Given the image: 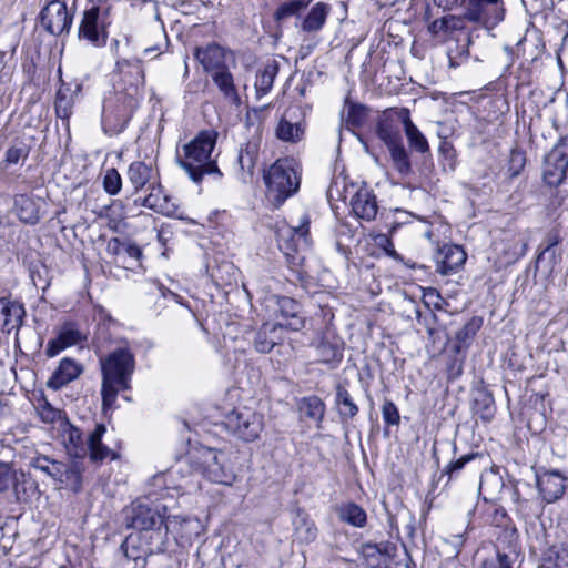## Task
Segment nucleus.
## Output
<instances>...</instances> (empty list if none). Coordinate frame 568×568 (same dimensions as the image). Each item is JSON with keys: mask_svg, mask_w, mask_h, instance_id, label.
<instances>
[{"mask_svg": "<svg viewBox=\"0 0 568 568\" xmlns=\"http://www.w3.org/2000/svg\"><path fill=\"white\" fill-rule=\"evenodd\" d=\"M195 471L213 483L225 486H232L236 480V474L226 453L210 447H197L166 471L153 476L150 484L156 490L175 489L184 493L190 489L189 477Z\"/></svg>", "mask_w": 568, "mask_h": 568, "instance_id": "nucleus-1", "label": "nucleus"}, {"mask_svg": "<svg viewBox=\"0 0 568 568\" xmlns=\"http://www.w3.org/2000/svg\"><path fill=\"white\" fill-rule=\"evenodd\" d=\"M123 523L138 531L130 534L121 545L126 558L144 562L148 556L164 551L168 525L158 509L133 501L123 510Z\"/></svg>", "mask_w": 568, "mask_h": 568, "instance_id": "nucleus-2", "label": "nucleus"}, {"mask_svg": "<svg viewBox=\"0 0 568 568\" xmlns=\"http://www.w3.org/2000/svg\"><path fill=\"white\" fill-rule=\"evenodd\" d=\"M116 67L120 72H124V68L131 67L134 83H131L125 90L110 91L103 99L101 124L103 131L109 135L119 134L125 129L142 99L140 85L144 82L140 61L131 63L129 60L122 59L116 62Z\"/></svg>", "mask_w": 568, "mask_h": 568, "instance_id": "nucleus-3", "label": "nucleus"}, {"mask_svg": "<svg viewBox=\"0 0 568 568\" xmlns=\"http://www.w3.org/2000/svg\"><path fill=\"white\" fill-rule=\"evenodd\" d=\"M100 362L102 373L101 396L105 409L112 407L120 390L130 388L135 359L131 349L128 346H122L112 351Z\"/></svg>", "mask_w": 568, "mask_h": 568, "instance_id": "nucleus-4", "label": "nucleus"}, {"mask_svg": "<svg viewBox=\"0 0 568 568\" xmlns=\"http://www.w3.org/2000/svg\"><path fill=\"white\" fill-rule=\"evenodd\" d=\"M216 138L214 131H202L184 144L183 155L178 154L181 168L195 183H200L204 175L221 174L215 160L212 159Z\"/></svg>", "mask_w": 568, "mask_h": 568, "instance_id": "nucleus-5", "label": "nucleus"}, {"mask_svg": "<svg viewBox=\"0 0 568 568\" xmlns=\"http://www.w3.org/2000/svg\"><path fill=\"white\" fill-rule=\"evenodd\" d=\"M266 196L276 206L294 195L301 184V168L293 158L275 161L264 173Z\"/></svg>", "mask_w": 568, "mask_h": 568, "instance_id": "nucleus-6", "label": "nucleus"}, {"mask_svg": "<svg viewBox=\"0 0 568 568\" xmlns=\"http://www.w3.org/2000/svg\"><path fill=\"white\" fill-rule=\"evenodd\" d=\"M106 428L103 424H98L88 438L84 439L82 432L70 424L68 420H61V439L67 453L74 458H83L90 455L92 462H102L108 458L112 452L102 444V437Z\"/></svg>", "mask_w": 568, "mask_h": 568, "instance_id": "nucleus-7", "label": "nucleus"}, {"mask_svg": "<svg viewBox=\"0 0 568 568\" xmlns=\"http://www.w3.org/2000/svg\"><path fill=\"white\" fill-rule=\"evenodd\" d=\"M112 6L106 0H90L81 13L78 39L93 48L106 44Z\"/></svg>", "mask_w": 568, "mask_h": 568, "instance_id": "nucleus-8", "label": "nucleus"}, {"mask_svg": "<svg viewBox=\"0 0 568 568\" xmlns=\"http://www.w3.org/2000/svg\"><path fill=\"white\" fill-rule=\"evenodd\" d=\"M225 428L239 439L252 443L260 438L264 429V416L248 406L230 410L223 420Z\"/></svg>", "mask_w": 568, "mask_h": 568, "instance_id": "nucleus-9", "label": "nucleus"}, {"mask_svg": "<svg viewBox=\"0 0 568 568\" xmlns=\"http://www.w3.org/2000/svg\"><path fill=\"white\" fill-rule=\"evenodd\" d=\"M468 22L493 29L504 20L505 8L503 0H459Z\"/></svg>", "mask_w": 568, "mask_h": 568, "instance_id": "nucleus-10", "label": "nucleus"}, {"mask_svg": "<svg viewBox=\"0 0 568 568\" xmlns=\"http://www.w3.org/2000/svg\"><path fill=\"white\" fill-rule=\"evenodd\" d=\"M278 247L286 256L306 250L311 245L310 219L304 215L297 226L283 224L276 232Z\"/></svg>", "mask_w": 568, "mask_h": 568, "instance_id": "nucleus-11", "label": "nucleus"}, {"mask_svg": "<svg viewBox=\"0 0 568 568\" xmlns=\"http://www.w3.org/2000/svg\"><path fill=\"white\" fill-rule=\"evenodd\" d=\"M542 175L550 186H558L568 178V138L562 139L547 154Z\"/></svg>", "mask_w": 568, "mask_h": 568, "instance_id": "nucleus-12", "label": "nucleus"}, {"mask_svg": "<svg viewBox=\"0 0 568 568\" xmlns=\"http://www.w3.org/2000/svg\"><path fill=\"white\" fill-rule=\"evenodd\" d=\"M40 24L50 34L60 36L69 33L73 16L68 12L63 0L49 1L40 12Z\"/></svg>", "mask_w": 568, "mask_h": 568, "instance_id": "nucleus-13", "label": "nucleus"}, {"mask_svg": "<svg viewBox=\"0 0 568 568\" xmlns=\"http://www.w3.org/2000/svg\"><path fill=\"white\" fill-rule=\"evenodd\" d=\"M87 338L85 334L72 322L64 323L57 332V337L48 342L45 355L54 357L68 347L80 344Z\"/></svg>", "mask_w": 568, "mask_h": 568, "instance_id": "nucleus-14", "label": "nucleus"}, {"mask_svg": "<svg viewBox=\"0 0 568 568\" xmlns=\"http://www.w3.org/2000/svg\"><path fill=\"white\" fill-rule=\"evenodd\" d=\"M276 313L280 324L284 329L300 331L304 327L305 321L302 316L300 304L287 296L276 297Z\"/></svg>", "mask_w": 568, "mask_h": 568, "instance_id": "nucleus-15", "label": "nucleus"}, {"mask_svg": "<svg viewBox=\"0 0 568 568\" xmlns=\"http://www.w3.org/2000/svg\"><path fill=\"white\" fill-rule=\"evenodd\" d=\"M467 254L460 245L445 244L436 254V272L442 275L456 273L466 262Z\"/></svg>", "mask_w": 568, "mask_h": 568, "instance_id": "nucleus-16", "label": "nucleus"}, {"mask_svg": "<svg viewBox=\"0 0 568 568\" xmlns=\"http://www.w3.org/2000/svg\"><path fill=\"white\" fill-rule=\"evenodd\" d=\"M399 123H402L399 110H386L379 116L376 134L387 148L403 142Z\"/></svg>", "mask_w": 568, "mask_h": 568, "instance_id": "nucleus-17", "label": "nucleus"}, {"mask_svg": "<svg viewBox=\"0 0 568 568\" xmlns=\"http://www.w3.org/2000/svg\"><path fill=\"white\" fill-rule=\"evenodd\" d=\"M536 485L542 500L548 504L560 499L565 493V477L558 470L536 474Z\"/></svg>", "mask_w": 568, "mask_h": 568, "instance_id": "nucleus-18", "label": "nucleus"}, {"mask_svg": "<svg viewBox=\"0 0 568 568\" xmlns=\"http://www.w3.org/2000/svg\"><path fill=\"white\" fill-rule=\"evenodd\" d=\"M351 206L354 214L365 221H373L378 211L376 196L367 186H362L355 192L351 199Z\"/></svg>", "mask_w": 568, "mask_h": 568, "instance_id": "nucleus-19", "label": "nucleus"}, {"mask_svg": "<svg viewBox=\"0 0 568 568\" xmlns=\"http://www.w3.org/2000/svg\"><path fill=\"white\" fill-rule=\"evenodd\" d=\"M82 372L83 367L80 363L70 357H63L60 361L59 366L48 379L47 386L51 389L58 390L77 379Z\"/></svg>", "mask_w": 568, "mask_h": 568, "instance_id": "nucleus-20", "label": "nucleus"}, {"mask_svg": "<svg viewBox=\"0 0 568 568\" xmlns=\"http://www.w3.org/2000/svg\"><path fill=\"white\" fill-rule=\"evenodd\" d=\"M227 52L217 44H210L204 49H196L195 57L203 65L204 70L212 74L220 70H226V60L231 57Z\"/></svg>", "mask_w": 568, "mask_h": 568, "instance_id": "nucleus-21", "label": "nucleus"}, {"mask_svg": "<svg viewBox=\"0 0 568 568\" xmlns=\"http://www.w3.org/2000/svg\"><path fill=\"white\" fill-rule=\"evenodd\" d=\"M26 312L23 305L7 297L0 298V329L10 333L22 324Z\"/></svg>", "mask_w": 568, "mask_h": 568, "instance_id": "nucleus-22", "label": "nucleus"}, {"mask_svg": "<svg viewBox=\"0 0 568 568\" xmlns=\"http://www.w3.org/2000/svg\"><path fill=\"white\" fill-rule=\"evenodd\" d=\"M262 138L256 129L252 138L243 145H241L237 155V164L240 170L247 175H252L260 155Z\"/></svg>", "mask_w": 568, "mask_h": 568, "instance_id": "nucleus-23", "label": "nucleus"}, {"mask_svg": "<svg viewBox=\"0 0 568 568\" xmlns=\"http://www.w3.org/2000/svg\"><path fill=\"white\" fill-rule=\"evenodd\" d=\"M285 329L277 323H264L255 335L254 347L260 353L271 352L284 339Z\"/></svg>", "mask_w": 568, "mask_h": 568, "instance_id": "nucleus-24", "label": "nucleus"}, {"mask_svg": "<svg viewBox=\"0 0 568 568\" xmlns=\"http://www.w3.org/2000/svg\"><path fill=\"white\" fill-rule=\"evenodd\" d=\"M399 118L402 119V124L410 150L420 154L429 153L430 148L428 141L412 121L408 109H399Z\"/></svg>", "mask_w": 568, "mask_h": 568, "instance_id": "nucleus-25", "label": "nucleus"}, {"mask_svg": "<svg viewBox=\"0 0 568 568\" xmlns=\"http://www.w3.org/2000/svg\"><path fill=\"white\" fill-rule=\"evenodd\" d=\"M331 12V7L324 2H316L296 24L305 33H315L323 29Z\"/></svg>", "mask_w": 568, "mask_h": 568, "instance_id": "nucleus-26", "label": "nucleus"}, {"mask_svg": "<svg viewBox=\"0 0 568 568\" xmlns=\"http://www.w3.org/2000/svg\"><path fill=\"white\" fill-rule=\"evenodd\" d=\"M470 43L471 38L468 32L458 33L453 42H448L447 58L450 68H457L468 59Z\"/></svg>", "mask_w": 568, "mask_h": 568, "instance_id": "nucleus-27", "label": "nucleus"}, {"mask_svg": "<svg viewBox=\"0 0 568 568\" xmlns=\"http://www.w3.org/2000/svg\"><path fill=\"white\" fill-rule=\"evenodd\" d=\"M144 206L165 216H176L179 205L169 195L164 194L160 189L152 191L143 202Z\"/></svg>", "mask_w": 568, "mask_h": 568, "instance_id": "nucleus-28", "label": "nucleus"}, {"mask_svg": "<svg viewBox=\"0 0 568 568\" xmlns=\"http://www.w3.org/2000/svg\"><path fill=\"white\" fill-rule=\"evenodd\" d=\"M316 353L321 363L336 366L343 359V343L324 335L316 345Z\"/></svg>", "mask_w": 568, "mask_h": 568, "instance_id": "nucleus-29", "label": "nucleus"}, {"mask_svg": "<svg viewBox=\"0 0 568 568\" xmlns=\"http://www.w3.org/2000/svg\"><path fill=\"white\" fill-rule=\"evenodd\" d=\"M212 80L225 99L230 100L233 104H240L241 99L235 88L233 75L227 69L214 72Z\"/></svg>", "mask_w": 568, "mask_h": 568, "instance_id": "nucleus-30", "label": "nucleus"}, {"mask_svg": "<svg viewBox=\"0 0 568 568\" xmlns=\"http://www.w3.org/2000/svg\"><path fill=\"white\" fill-rule=\"evenodd\" d=\"M30 466L44 473L55 481H59L65 474L64 463L49 458L44 455H38L30 459Z\"/></svg>", "mask_w": 568, "mask_h": 568, "instance_id": "nucleus-31", "label": "nucleus"}, {"mask_svg": "<svg viewBox=\"0 0 568 568\" xmlns=\"http://www.w3.org/2000/svg\"><path fill=\"white\" fill-rule=\"evenodd\" d=\"M335 405L342 418L353 419L358 414V406L349 392L341 384L336 386Z\"/></svg>", "mask_w": 568, "mask_h": 568, "instance_id": "nucleus-32", "label": "nucleus"}, {"mask_svg": "<svg viewBox=\"0 0 568 568\" xmlns=\"http://www.w3.org/2000/svg\"><path fill=\"white\" fill-rule=\"evenodd\" d=\"M81 87L77 84L75 90H71L69 87H62L57 92L55 97V112L61 119H69L74 104V94L80 91Z\"/></svg>", "mask_w": 568, "mask_h": 568, "instance_id": "nucleus-33", "label": "nucleus"}, {"mask_svg": "<svg viewBox=\"0 0 568 568\" xmlns=\"http://www.w3.org/2000/svg\"><path fill=\"white\" fill-rule=\"evenodd\" d=\"M277 73L278 65L275 61L266 63L257 73L255 89L258 98L267 94L271 91Z\"/></svg>", "mask_w": 568, "mask_h": 568, "instance_id": "nucleus-34", "label": "nucleus"}, {"mask_svg": "<svg viewBox=\"0 0 568 568\" xmlns=\"http://www.w3.org/2000/svg\"><path fill=\"white\" fill-rule=\"evenodd\" d=\"M338 517L342 521L357 528H363L367 521L366 511L355 503L341 506Z\"/></svg>", "mask_w": 568, "mask_h": 568, "instance_id": "nucleus-35", "label": "nucleus"}, {"mask_svg": "<svg viewBox=\"0 0 568 568\" xmlns=\"http://www.w3.org/2000/svg\"><path fill=\"white\" fill-rule=\"evenodd\" d=\"M126 175L134 191L138 192L149 183L152 169L144 162L136 161L129 165Z\"/></svg>", "mask_w": 568, "mask_h": 568, "instance_id": "nucleus-36", "label": "nucleus"}, {"mask_svg": "<svg viewBox=\"0 0 568 568\" xmlns=\"http://www.w3.org/2000/svg\"><path fill=\"white\" fill-rule=\"evenodd\" d=\"M326 406L318 396H308L301 399L300 410L308 418L317 423V427H321V423L324 419Z\"/></svg>", "mask_w": 568, "mask_h": 568, "instance_id": "nucleus-37", "label": "nucleus"}, {"mask_svg": "<svg viewBox=\"0 0 568 568\" xmlns=\"http://www.w3.org/2000/svg\"><path fill=\"white\" fill-rule=\"evenodd\" d=\"M393 168L402 175L407 176L412 173V164L407 150L403 142L387 148Z\"/></svg>", "mask_w": 568, "mask_h": 568, "instance_id": "nucleus-38", "label": "nucleus"}, {"mask_svg": "<svg viewBox=\"0 0 568 568\" xmlns=\"http://www.w3.org/2000/svg\"><path fill=\"white\" fill-rule=\"evenodd\" d=\"M14 206L21 221L29 224H36L39 221L38 210L30 197L26 195L18 196Z\"/></svg>", "mask_w": 568, "mask_h": 568, "instance_id": "nucleus-39", "label": "nucleus"}, {"mask_svg": "<svg viewBox=\"0 0 568 568\" xmlns=\"http://www.w3.org/2000/svg\"><path fill=\"white\" fill-rule=\"evenodd\" d=\"M359 555L367 568H381L386 561L384 551L375 544L363 545Z\"/></svg>", "mask_w": 568, "mask_h": 568, "instance_id": "nucleus-40", "label": "nucleus"}, {"mask_svg": "<svg viewBox=\"0 0 568 568\" xmlns=\"http://www.w3.org/2000/svg\"><path fill=\"white\" fill-rule=\"evenodd\" d=\"M304 129L298 123H292L282 119L276 128V136L285 142H297L302 139Z\"/></svg>", "mask_w": 568, "mask_h": 568, "instance_id": "nucleus-41", "label": "nucleus"}, {"mask_svg": "<svg viewBox=\"0 0 568 568\" xmlns=\"http://www.w3.org/2000/svg\"><path fill=\"white\" fill-rule=\"evenodd\" d=\"M311 0H286L276 9L275 17L277 20L287 19L290 17H300L307 9Z\"/></svg>", "mask_w": 568, "mask_h": 568, "instance_id": "nucleus-42", "label": "nucleus"}, {"mask_svg": "<svg viewBox=\"0 0 568 568\" xmlns=\"http://www.w3.org/2000/svg\"><path fill=\"white\" fill-rule=\"evenodd\" d=\"M509 552L500 549V546H496V552L494 556L487 558L481 568H513V562L510 560V554H516V546L509 544L508 546Z\"/></svg>", "mask_w": 568, "mask_h": 568, "instance_id": "nucleus-43", "label": "nucleus"}, {"mask_svg": "<svg viewBox=\"0 0 568 568\" xmlns=\"http://www.w3.org/2000/svg\"><path fill=\"white\" fill-rule=\"evenodd\" d=\"M475 410L480 415V418L489 422L495 414V400L494 397L486 392H480L474 400Z\"/></svg>", "mask_w": 568, "mask_h": 568, "instance_id": "nucleus-44", "label": "nucleus"}, {"mask_svg": "<svg viewBox=\"0 0 568 568\" xmlns=\"http://www.w3.org/2000/svg\"><path fill=\"white\" fill-rule=\"evenodd\" d=\"M29 151V146L26 143H16L6 151L4 163L7 165L18 164L28 158Z\"/></svg>", "mask_w": 568, "mask_h": 568, "instance_id": "nucleus-45", "label": "nucleus"}, {"mask_svg": "<svg viewBox=\"0 0 568 568\" xmlns=\"http://www.w3.org/2000/svg\"><path fill=\"white\" fill-rule=\"evenodd\" d=\"M65 474L58 483L70 485L73 490H78L81 486V473L75 463L64 464Z\"/></svg>", "mask_w": 568, "mask_h": 568, "instance_id": "nucleus-46", "label": "nucleus"}, {"mask_svg": "<svg viewBox=\"0 0 568 568\" xmlns=\"http://www.w3.org/2000/svg\"><path fill=\"white\" fill-rule=\"evenodd\" d=\"M122 186L121 175L115 169H109L103 178V187L106 193L115 195Z\"/></svg>", "mask_w": 568, "mask_h": 568, "instance_id": "nucleus-47", "label": "nucleus"}, {"mask_svg": "<svg viewBox=\"0 0 568 568\" xmlns=\"http://www.w3.org/2000/svg\"><path fill=\"white\" fill-rule=\"evenodd\" d=\"M382 416L385 424L389 426H397L400 422V415L397 406L388 399H385L382 406Z\"/></svg>", "mask_w": 568, "mask_h": 568, "instance_id": "nucleus-48", "label": "nucleus"}, {"mask_svg": "<svg viewBox=\"0 0 568 568\" xmlns=\"http://www.w3.org/2000/svg\"><path fill=\"white\" fill-rule=\"evenodd\" d=\"M366 116L365 108L361 104H351L347 109L346 122L356 128L362 125Z\"/></svg>", "mask_w": 568, "mask_h": 568, "instance_id": "nucleus-49", "label": "nucleus"}, {"mask_svg": "<svg viewBox=\"0 0 568 568\" xmlns=\"http://www.w3.org/2000/svg\"><path fill=\"white\" fill-rule=\"evenodd\" d=\"M548 561L552 568H568V548L561 547L551 550Z\"/></svg>", "mask_w": 568, "mask_h": 568, "instance_id": "nucleus-50", "label": "nucleus"}, {"mask_svg": "<svg viewBox=\"0 0 568 568\" xmlns=\"http://www.w3.org/2000/svg\"><path fill=\"white\" fill-rule=\"evenodd\" d=\"M39 416L44 423H53L61 418V412L52 407L48 402L41 404L38 408Z\"/></svg>", "mask_w": 568, "mask_h": 568, "instance_id": "nucleus-51", "label": "nucleus"}, {"mask_svg": "<svg viewBox=\"0 0 568 568\" xmlns=\"http://www.w3.org/2000/svg\"><path fill=\"white\" fill-rule=\"evenodd\" d=\"M14 481V473L9 464L0 463V491H6Z\"/></svg>", "mask_w": 568, "mask_h": 568, "instance_id": "nucleus-52", "label": "nucleus"}, {"mask_svg": "<svg viewBox=\"0 0 568 568\" xmlns=\"http://www.w3.org/2000/svg\"><path fill=\"white\" fill-rule=\"evenodd\" d=\"M446 21L447 32L456 31L457 34L466 32L464 29L465 22L468 21V19L465 17V10H463V13L460 16H446Z\"/></svg>", "mask_w": 568, "mask_h": 568, "instance_id": "nucleus-53", "label": "nucleus"}, {"mask_svg": "<svg viewBox=\"0 0 568 568\" xmlns=\"http://www.w3.org/2000/svg\"><path fill=\"white\" fill-rule=\"evenodd\" d=\"M375 243L378 247L383 248L388 256L393 257L394 260L400 258L399 254L394 248L392 240L386 234H378L375 237Z\"/></svg>", "mask_w": 568, "mask_h": 568, "instance_id": "nucleus-54", "label": "nucleus"}, {"mask_svg": "<svg viewBox=\"0 0 568 568\" xmlns=\"http://www.w3.org/2000/svg\"><path fill=\"white\" fill-rule=\"evenodd\" d=\"M514 246L507 253L510 260H517L525 255L527 250V242L520 235L514 236Z\"/></svg>", "mask_w": 568, "mask_h": 568, "instance_id": "nucleus-55", "label": "nucleus"}, {"mask_svg": "<svg viewBox=\"0 0 568 568\" xmlns=\"http://www.w3.org/2000/svg\"><path fill=\"white\" fill-rule=\"evenodd\" d=\"M475 454H467L462 456L457 460L449 463L447 465L446 473L449 474V476H452L453 473L463 469L467 463L475 458Z\"/></svg>", "mask_w": 568, "mask_h": 568, "instance_id": "nucleus-56", "label": "nucleus"}, {"mask_svg": "<svg viewBox=\"0 0 568 568\" xmlns=\"http://www.w3.org/2000/svg\"><path fill=\"white\" fill-rule=\"evenodd\" d=\"M428 30L429 32H432L433 34L435 36H438L439 33L442 32H447V21H446V16L445 17H442L439 19H436L434 20L429 27H428Z\"/></svg>", "mask_w": 568, "mask_h": 568, "instance_id": "nucleus-57", "label": "nucleus"}, {"mask_svg": "<svg viewBox=\"0 0 568 568\" xmlns=\"http://www.w3.org/2000/svg\"><path fill=\"white\" fill-rule=\"evenodd\" d=\"M425 298H427L428 301H426L425 303L428 305L429 303H433L435 308L437 310H440L442 308V305H440V301H442V297L440 295L437 293L436 290L434 288H429L427 291V293H425Z\"/></svg>", "mask_w": 568, "mask_h": 568, "instance_id": "nucleus-58", "label": "nucleus"}, {"mask_svg": "<svg viewBox=\"0 0 568 568\" xmlns=\"http://www.w3.org/2000/svg\"><path fill=\"white\" fill-rule=\"evenodd\" d=\"M123 250L129 257L134 260H140L142 255L141 248L135 244H124Z\"/></svg>", "mask_w": 568, "mask_h": 568, "instance_id": "nucleus-59", "label": "nucleus"}, {"mask_svg": "<svg viewBox=\"0 0 568 568\" xmlns=\"http://www.w3.org/2000/svg\"><path fill=\"white\" fill-rule=\"evenodd\" d=\"M452 544L454 545V547L457 549V552L459 551V548L463 546L464 544V534H457V535H454L452 536Z\"/></svg>", "mask_w": 568, "mask_h": 568, "instance_id": "nucleus-60", "label": "nucleus"}, {"mask_svg": "<svg viewBox=\"0 0 568 568\" xmlns=\"http://www.w3.org/2000/svg\"><path fill=\"white\" fill-rule=\"evenodd\" d=\"M434 2L444 9H448L454 4H459V0H434Z\"/></svg>", "mask_w": 568, "mask_h": 568, "instance_id": "nucleus-61", "label": "nucleus"}, {"mask_svg": "<svg viewBox=\"0 0 568 568\" xmlns=\"http://www.w3.org/2000/svg\"><path fill=\"white\" fill-rule=\"evenodd\" d=\"M305 530H306V535H307L305 539L307 541L315 539L317 530L314 525H307Z\"/></svg>", "mask_w": 568, "mask_h": 568, "instance_id": "nucleus-62", "label": "nucleus"}, {"mask_svg": "<svg viewBox=\"0 0 568 568\" xmlns=\"http://www.w3.org/2000/svg\"><path fill=\"white\" fill-rule=\"evenodd\" d=\"M516 159H518L519 161L524 160V158H523V155L520 153H514L513 154V161H515Z\"/></svg>", "mask_w": 568, "mask_h": 568, "instance_id": "nucleus-63", "label": "nucleus"}, {"mask_svg": "<svg viewBox=\"0 0 568 568\" xmlns=\"http://www.w3.org/2000/svg\"><path fill=\"white\" fill-rule=\"evenodd\" d=\"M447 146H448V143L447 142H443L442 145H440V151L446 150Z\"/></svg>", "mask_w": 568, "mask_h": 568, "instance_id": "nucleus-64", "label": "nucleus"}]
</instances>
